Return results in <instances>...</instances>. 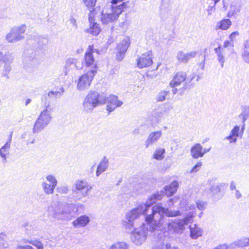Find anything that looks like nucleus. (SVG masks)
Segmentation results:
<instances>
[{
  "mask_svg": "<svg viewBox=\"0 0 249 249\" xmlns=\"http://www.w3.org/2000/svg\"><path fill=\"white\" fill-rule=\"evenodd\" d=\"M161 199V194L157 193L154 195H151L147 199L145 203L139 204L137 207L132 209L126 213L125 217L127 222H124V225L131 228L133 226V221L137 219L141 215H145V220L147 215H150L148 211L151 206L157 201Z\"/></svg>",
  "mask_w": 249,
  "mask_h": 249,
  "instance_id": "f257e3e1",
  "label": "nucleus"
},
{
  "mask_svg": "<svg viewBox=\"0 0 249 249\" xmlns=\"http://www.w3.org/2000/svg\"><path fill=\"white\" fill-rule=\"evenodd\" d=\"M151 213L146 217V221L150 223L152 229H158L163 223L164 215L167 217H176L180 215L179 211L169 210L162 207L160 204L155 205L151 208Z\"/></svg>",
  "mask_w": 249,
  "mask_h": 249,
  "instance_id": "f03ea898",
  "label": "nucleus"
},
{
  "mask_svg": "<svg viewBox=\"0 0 249 249\" xmlns=\"http://www.w3.org/2000/svg\"><path fill=\"white\" fill-rule=\"evenodd\" d=\"M124 0H112L111 4L106 6L102 10L101 15V21L104 24H108L116 20L126 8L127 3L123 2Z\"/></svg>",
  "mask_w": 249,
  "mask_h": 249,
  "instance_id": "7ed1b4c3",
  "label": "nucleus"
},
{
  "mask_svg": "<svg viewBox=\"0 0 249 249\" xmlns=\"http://www.w3.org/2000/svg\"><path fill=\"white\" fill-rule=\"evenodd\" d=\"M106 103V97L95 91L90 90L84 98L82 103L83 111L89 113L97 107Z\"/></svg>",
  "mask_w": 249,
  "mask_h": 249,
  "instance_id": "20e7f679",
  "label": "nucleus"
},
{
  "mask_svg": "<svg viewBox=\"0 0 249 249\" xmlns=\"http://www.w3.org/2000/svg\"><path fill=\"white\" fill-rule=\"evenodd\" d=\"M157 230L152 229L150 223H148L146 221L145 223L143 224L140 227L135 229L134 231H132L131 241L136 245L140 246L145 242L149 232L152 233Z\"/></svg>",
  "mask_w": 249,
  "mask_h": 249,
  "instance_id": "39448f33",
  "label": "nucleus"
},
{
  "mask_svg": "<svg viewBox=\"0 0 249 249\" xmlns=\"http://www.w3.org/2000/svg\"><path fill=\"white\" fill-rule=\"evenodd\" d=\"M196 214V213L193 211L189 213L184 218L169 220L167 225L169 231L172 233H182L185 229V226L192 220Z\"/></svg>",
  "mask_w": 249,
  "mask_h": 249,
  "instance_id": "423d86ee",
  "label": "nucleus"
},
{
  "mask_svg": "<svg viewBox=\"0 0 249 249\" xmlns=\"http://www.w3.org/2000/svg\"><path fill=\"white\" fill-rule=\"evenodd\" d=\"M92 188V186L86 180L77 179L73 184L72 192L76 195L75 199L80 200L82 197L87 196Z\"/></svg>",
  "mask_w": 249,
  "mask_h": 249,
  "instance_id": "0eeeda50",
  "label": "nucleus"
},
{
  "mask_svg": "<svg viewBox=\"0 0 249 249\" xmlns=\"http://www.w3.org/2000/svg\"><path fill=\"white\" fill-rule=\"evenodd\" d=\"M195 77V74L194 73L187 76L185 72H178L174 76L172 80L170 83V86L172 88H175L179 86L181 83L184 82L183 89H190L193 86L192 81Z\"/></svg>",
  "mask_w": 249,
  "mask_h": 249,
  "instance_id": "6e6552de",
  "label": "nucleus"
},
{
  "mask_svg": "<svg viewBox=\"0 0 249 249\" xmlns=\"http://www.w3.org/2000/svg\"><path fill=\"white\" fill-rule=\"evenodd\" d=\"M14 59V54L9 52L0 51V66L2 67V75L7 76L11 70V64Z\"/></svg>",
  "mask_w": 249,
  "mask_h": 249,
  "instance_id": "1a4fd4ad",
  "label": "nucleus"
},
{
  "mask_svg": "<svg viewBox=\"0 0 249 249\" xmlns=\"http://www.w3.org/2000/svg\"><path fill=\"white\" fill-rule=\"evenodd\" d=\"M26 30V26L22 24L19 26H14L6 35L5 39L9 43L18 42L24 38L23 35Z\"/></svg>",
  "mask_w": 249,
  "mask_h": 249,
  "instance_id": "9d476101",
  "label": "nucleus"
},
{
  "mask_svg": "<svg viewBox=\"0 0 249 249\" xmlns=\"http://www.w3.org/2000/svg\"><path fill=\"white\" fill-rule=\"evenodd\" d=\"M97 52L98 50L93 48V45H89L86 50L84 58L83 66L85 65L87 69V71L95 70V73H97L98 67L93 56V53Z\"/></svg>",
  "mask_w": 249,
  "mask_h": 249,
  "instance_id": "9b49d317",
  "label": "nucleus"
},
{
  "mask_svg": "<svg viewBox=\"0 0 249 249\" xmlns=\"http://www.w3.org/2000/svg\"><path fill=\"white\" fill-rule=\"evenodd\" d=\"M95 74V70L89 71L86 73L79 76L77 81V90L84 91L88 89Z\"/></svg>",
  "mask_w": 249,
  "mask_h": 249,
  "instance_id": "f8f14e48",
  "label": "nucleus"
},
{
  "mask_svg": "<svg viewBox=\"0 0 249 249\" xmlns=\"http://www.w3.org/2000/svg\"><path fill=\"white\" fill-rule=\"evenodd\" d=\"M43 179L41 187L43 192L48 195L53 194L58 183L56 178L52 174H48Z\"/></svg>",
  "mask_w": 249,
  "mask_h": 249,
  "instance_id": "ddd939ff",
  "label": "nucleus"
},
{
  "mask_svg": "<svg viewBox=\"0 0 249 249\" xmlns=\"http://www.w3.org/2000/svg\"><path fill=\"white\" fill-rule=\"evenodd\" d=\"M83 67V64L78 59L73 57L69 58L66 61L63 71L65 75H67L73 69L81 70Z\"/></svg>",
  "mask_w": 249,
  "mask_h": 249,
  "instance_id": "4468645a",
  "label": "nucleus"
},
{
  "mask_svg": "<svg viewBox=\"0 0 249 249\" xmlns=\"http://www.w3.org/2000/svg\"><path fill=\"white\" fill-rule=\"evenodd\" d=\"M137 65L140 69L149 67L153 64L152 54L151 51L142 54L137 59Z\"/></svg>",
  "mask_w": 249,
  "mask_h": 249,
  "instance_id": "2eb2a0df",
  "label": "nucleus"
},
{
  "mask_svg": "<svg viewBox=\"0 0 249 249\" xmlns=\"http://www.w3.org/2000/svg\"><path fill=\"white\" fill-rule=\"evenodd\" d=\"M130 41L128 37H125L117 45L116 53V59L118 61H121L124 57L128 47L130 45Z\"/></svg>",
  "mask_w": 249,
  "mask_h": 249,
  "instance_id": "dca6fc26",
  "label": "nucleus"
},
{
  "mask_svg": "<svg viewBox=\"0 0 249 249\" xmlns=\"http://www.w3.org/2000/svg\"><path fill=\"white\" fill-rule=\"evenodd\" d=\"M106 104H107V110L110 113L117 107H121L123 104V102L119 100L118 96L111 95L106 98Z\"/></svg>",
  "mask_w": 249,
  "mask_h": 249,
  "instance_id": "f3484780",
  "label": "nucleus"
},
{
  "mask_svg": "<svg viewBox=\"0 0 249 249\" xmlns=\"http://www.w3.org/2000/svg\"><path fill=\"white\" fill-rule=\"evenodd\" d=\"M62 212V204H55L48 208V216L56 220H63Z\"/></svg>",
  "mask_w": 249,
  "mask_h": 249,
  "instance_id": "a211bd4d",
  "label": "nucleus"
},
{
  "mask_svg": "<svg viewBox=\"0 0 249 249\" xmlns=\"http://www.w3.org/2000/svg\"><path fill=\"white\" fill-rule=\"evenodd\" d=\"M63 220H69L73 217L77 212V208L73 204L62 205Z\"/></svg>",
  "mask_w": 249,
  "mask_h": 249,
  "instance_id": "6ab92c4d",
  "label": "nucleus"
},
{
  "mask_svg": "<svg viewBox=\"0 0 249 249\" xmlns=\"http://www.w3.org/2000/svg\"><path fill=\"white\" fill-rule=\"evenodd\" d=\"M178 186V183L177 180L173 181L170 185H166L164 187V190L160 192L158 191L152 195L157 193L161 194V198L165 195L167 196H170L173 195L177 191ZM160 199V200H161Z\"/></svg>",
  "mask_w": 249,
  "mask_h": 249,
  "instance_id": "aec40b11",
  "label": "nucleus"
},
{
  "mask_svg": "<svg viewBox=\"0 0 249 249\" xmlns=\"http://www.w3.org/2000/svg\"><path fill=\"white\" fill-rule=\"evenodd\" d=\"M51 109L50 105H49V102L46 101L45 103V108L40 112L37 119L48 124L52 119L51 115Z\"/></svg>",
  "mask_w": 249,
  "mask_h": 249,
  "instance_id": "412c9836",
  "label": "nucleus"
},
{
  "mask_svg": "<svg viewBox=\"0 0 249 249\" xmlns=\"http://www.w3.org/2000/svg\"><path fill=\"white\" fill-rule=\"evenodd\" d=\"M197 53L196 51H191L185 53L180 51L178 52L176 57L179 62L186 64L192 58H195Z\"/></svg>",
  "mask_w": 249,
  "mask_h": 249,
  "instance_id": "4be33fe9",
  "label": "nucleus"
},
{
  "mask_svg": "<svg viewBox=\"0 0 249 249\" xmlns=\"http://www.w3.org/2000/svg\"><path fill=\"white\" fill-rule=\"evenodd\" d=\"M12 137V132L9 135L7 141L0 148V156L2 159V162L4 163L7 162V158L9 155Z\"/></svg>",
  "mask_w": 249,
  "mask_h": 249,
  "instance_id": "5701e85b",
  "label": "nucleus"
},
{
  "mask_svg": "<svg viewBox=\"0 0 249 249\" xmlns=\"http://www.w3.org/2000/svg\"><path fill=\"white\" fill-rule=\"evenodd\" d=\"M162 135V132L161 130L156 131L150 133L144 142L145 148H147L157 142L160 139Z\"/></svg>",
  "mask_w": 249,
  "mask_h": 249,
  "instance_id": "b1692460",
  "label": "nucleus"
},
{
  "mask_svg": "<svg viewBox=\"0 0 249 249\" xmlns=\"http://www.w3.org/2000/svg\"><path fill=\"white\" fill-rule=\"evenodd\" d=\"M90 222L89 217L86 215H82L78 217L72 221V224L75 228H82L87 226Z\"/></svg>",
  "mask_w": 249,
  "mask_h": 249,
  "instance_id": "393cba45",
  "label": "nucleus"
},
{
  "mask_svg": "<svg viewBox=\"0 0 249 249\" xmlns=\"http://www.w3.org/2000/svg\"><path fill=\"white\" fill-rule=\"evenodd\" d=\"M240 126L235 125L231 129L229 136L224 138V140H227L230 143H235L239 136Z\"/></svg>",
  "mask_w": 249,
  "mask_h": 249,
  "instance_id": "a878e982",
  "label": "nucleus"
},
{
  "mask_svg": "<svg viewBox=\"0 0 249 249\" xmlns=\"http://www.w3.org/2000/svg\"><path fill=\"white\" fill-rule=\"evenodd\" d=\"M64 92L63 88L60 89V91H49L46 95H44V99L42 98V102H44V105H45V101L49 102V104L50 103V100L55 99L58 97H60L62 94Z\"/></svg>",
  "mask_w": 249,
  "mask_h": 249,
  "instance_id": "bb28decb",
  "label": "nucleus"
},
{
  "mask_svg": "<svg viewBox=\"0 0 249 249\" xmlns=\"http://www.w3.org/2000/svg\"><path fill=\"white\" fill-rule=\"evenodd\" d=\"M190 153L195 159L203 157L202 146L200 143L195 144L191 148Z\"/></svg>",
  "mask_w": 249,
  "mask_h": 249,
  "instance_id": "cd10ccee",
  "label": "nucleus"
},
{
  "mask_svg": "<svg viewBox=\"0 0 249 249\" xmlns=\"http://www.w3.org/2000/svg\"><path fill=\"white\" fill-rule=\"evenodd\" d=\"M214 52L217 55V59L219 63L221 64V68H223L224 64L225 62V50L221 45L214 49Z\"/></svg>",
  "mask_w": 249,
  "mask_h": 249,
  "instance_id": "c85d7f7f",
  "label": "nucleus"
},
{
  "mask_svg": "<svg viewBox=\"0 0 249 249\" xmlns=\"http://www.w3.org/2000/svg\"><path fill=\"white\" fill-rule=\"evenodd\" d=\"M190 237L193 239H196L202 234V230L196 224L189 226Z\"/></svg>",
  "mask_w": 249,
  "mask_h": 249,
  "instance_id": "c756f323",
  "label": "nucleus"
},
{
  "mask_svg": "<svg viewBox=\"0 0 249 249\" xmlns=\"http://www.w3.org/2000/svg\"><path fill=\"white\" fill-rule=\"evenodd\" d=\"M108 167V160L106 157H104L99 163L96 171V176L99 177L103 173L105 172Z\"/></svg>",
  "mask_w": 249,
  "mask_h": 249,
  "instance_id": "7c9ffc66",
  "label": "nucleus"
},
{
  "mask_svg": "<svg viewBox=\"0 0 249 249\" xmlns=\"http://www.w3.org/2000/svg\"><path fill=\"white\" fill-rule=\"evenodd\" d=\"M231 25V22L230 19H224L216 23L215 28L222 30H228Z\"/></svg>",
  "mask_w": 249,
  "mask_h": 249,
  "instance_id": "2f4dec72",
  "label": "nucleus"
},
{
  "mask_svg": "<svg viewBox=\"0 0 249 249\" xmlns=\"http://www.w3.org/2000/svg\"><path fill=\"white\" fill-rule=\"evenodd\" d=\"M48 125L45 123L37 119L33 128V133H38L43 130Z\"/></svg>",
  "mask_w": 249,
  "mask_h": 249,
  "instance_id": "473e14b6",
  "label": "nucleus"
},
{
  "mask_svg": "<svg viewBox=\"0 0 249 249\" xmlns=\"http://www.w3.org/2000/svg\"><path fill=\"white\" fill-rule=\"evenodd\" d=\"M86 32L93 36H97L101 32V28L98 23L92 22L90 23V27L86 30Z\"/></svg>",
  "mask_w": 249,
  "mask_h": 249,
  "instance_id": "72a5a7b5",
  "label": "nucleus"
},
{
  "mask_svg": "<svg viewBox=\"0 0 249 249\" xmlns=\"http://www.w3.org/2000/svg\"><path fill=\"white\" fill-rule=\"evenodd\" d=\"M21 138L25 140L27 146H29L31 144L34 143L36 142L35 138L33 137V135L29 132L23 133L21 136Z\"/></svg>",
  "mask_w": 249,
  "mask_h": 249,
  "instance_id": "f704fd0d",
  "label": "nucleus"
},
{
  "mask_svg": "<svg viewBox=\"0 0 249 249\" xmlns=\"http://www.w3.org/2000/svg\"><path fill=\"white\" fill-rule=\"evenodd\" d=\"M165 153V150L164 148H157L153 153V158L157 160H161L164 159Z\"/></svg>",
  "mask_w": 249,
  "mask_h": 249,
  "instance_id": "c9c22d12",
  "label": "nucleus"
},
{
  "mask_svg": "<svg viewBox=\"0 0 249 249\" xmlns=\"http://www.w3.org/2000/svg\"><path fill=\"white\" fill-rule=\"evenodd\" d=\"M234 242L236 248H244L249 246L248 237H243Z\"/></svg>",
  "mask_w": 249,
  "mask_h": 249,
  "instance_id": "e433bc0d",
  "label": "nucleus"
},
{
  "mask_svg": "<svg viewBox=\"0 0 249 249\" xmlns=\"http://www.w3.org/2000/svg\"><path fill=\"white\" fill-rule=\"evenodd\" d=\"M239 8L237 6V3L234 2H232L230 6V10L227 13V17L228 18H231L239 12Z\"/></svg>",
  "mask_w": 249,
  "mask_h": 249,
  "instance_id": "4c0bfd02",
  "label": "nucleus"
},
{
  "mask_svg": "<svg viewBox=\"0 0 249 249\" xmlns=\"http://www.w3.org/2000/svg\"><path fill=\"white\" fill-rule=\"evenodd\" d=\"M128 245L124 242H118L113 243L108 249H127Z\"/></svg>",
  "mask_w": 249,
  "mask_h": 249,
  "instance_id": "58836bf2",
  "label": "nucleus"
},
{
  "mask_svg": "<svg viewBox=\"0 0 249 249\" xmlns=\"http://www.w3.org/2000/svg\"><path fill=\"white\" fill-rule=\"evenodd\" d=\"M26 243H29L36 247V249H44L43 244L37 240H25L24 241Z\"/></svg>",
  "mask_w": 249,
  "mask_h": 249,
  "instance_id": "ea45409f",
  "label": "nucleus"
},
{
  "mask_svg": "<svg viewBox=\"0 0 249 249\" xmlns=\"http://www.w3.org/2000/svg\"><path fill=\"white\" fill-rule=\"evenodd\" d=\"M169 94V91L163 90L159 92L157 96L156 100L158 102H163L165 100L166 97Z\"/></svg>",
  "mask_w": 249,
  "mask_h": 249,
  "instance_id": "a19ab883",
  "label": "nucleus"
},
{
  "mask_svg": "<svg viewBox=\"0 0 249 249\" xmlns=\"http://www.w3.org/2000/svg\"><path fill=\"white\" fill-rule=\"evenodd\" d=\"M83 1L88 9L90 10L94 8L97 0H83Z\"/></svg>",
  "mask_w": 249,
  "mask_h": 249,
  "instance_id": "79ce46f5",
  "label": "nucleus"
},
{
  "mask_svg": "<svg viewBox=\"0 0 249 249\" xmlns=\"http://www.w3.org/2000/svg\"><path fill=\"white\" fill-rule=\"evenodd\" d=\"M69 188L67 185H62L57 187L56 191L61 194L67 195L69 192Z\"/></svg>",
  "mask_w": 249,
  "mask_h": 249,
  "instance_id": "37998d69",
  "label": "nucleus"
},
{
  "mask_svg": "<svg viewBox=\"0 0 249 249\" xmlns=\"http://www.w3.org/2000/svg\"><path fill=\"white\" fill-rule=\"evenodd\" d=\"M4 236L3 233L0 234V249H9L8 244L2 239Z\"/></svg>",
  "mask_w": 249,
  "mask_h": 249,
  "instance_id": "c03bdc74",
  "label": "nucleus"
},
{
  "mask_svg": "<svg viewBox=\"0 0 249 249\" xmlns=\"http://www.w3.org/2000/svg\"><path fill=\"white\" fill-rule=\"evenodd\" d=\"M223 185L224 184L221 183L219 185L216 184L213 185L210 189L211 192L213 194L219 192L220 191L221 188L224 186Z\"/></svg>",
  "mask_w": 249,
  "mask_h": 249,
  "instance_id": "a18cd8bd",
  "label": "nucleus"
},
{
  "mask_svg": "<svg viewBox=\"0 0 249 249\" xmlns=\"http://www.w3.org/2000/svg\"><path fill=\"white\" fill-rule=\"evenodd\" d=\"M202 163L201 161L197 162V163L192 168L189 172L190 173H196L201 168Z\"/></svg>",
  "mask_w": 249,
  "mask_h": 249,
  "instance_id": "49530a36",
  "label": "nucleus"
},
{
  "mask_svg": "<svg viewBox=\"0 0 249 249\" xmlns=\"http://www.w3.org/2000/svg\"><path fill=\"white\" fill-rule=\"evenodd\" d=\"M90 12L89 14V20L90 23L92 22H94V18L95 16V12H94V8L93 9H91L89 10Z\"/></svg>",
  "mask_w": 249,
  "mask_h": 249,
  "instance_id": "de8ad7c7",
  "label": "nucleus"
},
{
  "mask_svg": "<svg viewBox=\"0 0 249 249\" xmlns=\"http://www.w3.org/2000/svg\"><path fill=\"white\" fill-rule=\"evenodd\" d=\"M222 246L224 249H234L236 248L234 242L229 245L226 244H222Z\"/></svg>",
  "mask_w": 249,
  "mask_h": 249,
  "instance_id": "09e8293b",
  "label": "nucleus"
},
{
  "mask_svg": "<svg viewBox=\"0 0 249 249\" xmlns=\"http://www.w3.org/2000/svg\"><path fill=\"white\" fill-rule=\"evenodd\" d=\"M206 203L203 201H199L196 203V207L199 210H203L206 208Z\"/></svg>",
  "mask_w": 249,
  "mask_h": 249,
  "instance_id": "8fccbe9b",
  "label": "nucleus"
},
{
  "mask_svg": "<svg viewBox=\"0 0 249 249\" xmlns=\"http://www.w3.org/2000/svg\"><path fill=\"white\" fill-rule=\"evenodd\" d=\"M244 60L247 63H249V51L247 50L244 51L242 54Z\"/></svg>",
  "mask_w": 249,
  "mask_h": 249,
  "instance_id": "3c124183",
  "label": "nucleus"
},
{
  "mask_svg": "<svg viewBox=\"0 0 249 249\" xmlns=\"http://www.w3.org/2000/svg\"><path fill=\"white\" fill-rule=\"evenodd\" d=\"M15 249H35L33 247L30 245H18Z\"/></svg>",
  "mask_w": 249,
  "mask_h": 249,
  "instance_id": "603ef678",
  "label": "nucleus"
},
{
  "mask_svg": "<svg viewBox=\"0 0 249 249\" xmlns=\"http://www.w3.org/2000/svg\"><path fill=\"white\" fill-rule=\"evenodd\" d=\"M239 35V32L237 31L234 32L232 33L229 36V38L231 39V41H232Z\"/></svg>",
  "mask_w": 249,
  "mask_h": 249,
  "instance_id": "864d4df0",
  "label": "nucleus"
},
{
  "mask_svg": "<svg viewBox=\"0 0 249 249\" xmlns=\"http://www.w3.org/2000/svg\"><path fill=\"white\" fill-rule=\"evenodd\" d=\"M229 46H233V44L232 41L229 40H226L224 42L223 48L225 49V48H227Z\"/></svg>",
  "mask_w": 249,
  "mask_h": 249,
  "instance_id": "5fc2aeb1",
  "label": "nucleus"
},
{
  "mask_svg": "<svg viewBox=\"0 0 249 249\" xmlns=\"http://www.w3.org/2000/svg\"><path fill=\"white\" fill-rule=\"evenodd\" d=\"M165 249H178L177 247H176L175 246H172L169 244H166L165 245Z\"/></svg>",
  "mask_w": 249,
  "mask_h": 249,
  "instance_id": "6e6d98bb",
  "label": "nucleus"
},
{
  "mask_svg": "<svg viewBox=\"0 0 249 249\" xmlns=\"http://www.w3.org/2000/svg\"><path fill=\"white\" fill-rule=\"evenodd\" d=\"M165 245L164 246L163 244H159L156 245L153 249H165Z\"/></svg>",
  "mask_w": 249,
  "mask_h": 249,
  "instance_id": "4d7b16f0",
  "label": "nucleus"
},
{
  "mask_svg": "<svg viewBox=\"0 0 249 249\" xmlns=\"http://www.w3.org/2000/svg\"><path fill=\"white\" fill-rule=\"evenodd\" d=\"M71 23L75 27H77L76 20L74 18H71L70 19Z\"/></svg>",
  "mask_w": 249,
  "mask_h": 249,
  "instance_id": "13d9d810",
  "label": "nucleus"
},
{
  "mask_svg": "<svg viewBox=\"0 0 249 249\" xmlns=\"http://www.w3.org/2000/svg\"><path fill=\"white\" fill-rule=\"evenodd\" d=\"M230 189L231 190L236 189V183L234 181H232L231 183Z\"/></svg>",
  "mask_w": 249,
  "mask_h": 249,
  "instance_id": "bf43d9fd",
  "label": "nucleus"
},
{
  "mask_svg": "<svg viewBox=\"0 0 249 249\" xmlns=\"http://www.w3.org/2000/svg\"><path fill=\"white\" fill-rule=\"evenodd\" d=\"M175 199V198H170L168 200L167 202L168 203L169 207H170L171 206L174 205Z\"/></svg>",
  "mask_w": 249,
  "mask_h": 249,
  "instance_id": "052dcab7",
  "label": "nucleus"
},
{
  "mask_svg": "<svg viewBox=\"0 0 249 249\" xmlns=\"http://www.w3.org/2000/svg\"><path fill=\"white\" fill-rule=\"evenodd\" d=\"M151 72H148L147 73V76L151 78H155L156 77V76L157 75V74L156 73H155V72L153 73V74H151Z\"/></svg>",
  "mask_w": 249,
  "mask_h": 249,
  "instance_id": "680f3d73",
  "label": "nucleus"
},
{
  "mask_svg": "<svg viewBox=\"0 0 249 249\" xmlns=\"http://www.w3.org/2000/svg\"><path fill=\"white\" fill-rule=\"evenodd\" d=\"M239 117L242 119L243 123H244L247 119L245 114H241Z\"/></svg>",
  "mask_w": 249,
  "mask_h": 249,
  "instance_id": "e2e57ef3",
  "label": "nucleus"
},
{
  "mask_svg": "<svg viewBox=\"0 0 249 249\" xmlns=\"http://www.w3.org/2000/svg\"><path fill=\"white\" fill-rule=\"evenodd\" d=\"M211 149V147H209V148H203L202 147V153H203V156L205 155V154L207 153V152H209Z\"/></svg>",
  "mask_w": 249,
  "mask_h": 249,
  "instance_id": "0e129e2a",
  "label": "nucleus"
},
{
  "mask_svg": "<svg viewBox=\"0 0 249 249\" xmlns=\"http://www.w3.org/2000/svg\"><path fill=\"white\" fill-rule=\"evenodd\" d=\"M242 195L241 193L239 192V190H236L235 192V197L236 198L239 199L241 197Z\"/></svg>",
  "mask_w": 249,
  "mask_h": 249,
  "instance_id": "69168bd1",
  "label": "nucleus"
},
{
  "mask_svg": "<svg viewBox=\"0 0 249 249\" xmlns=\"http://www.w3.org/2000/svg\"><path fill=\"white\" fill-rule=\"evenodd\" d=\"M140 128H135L133 131V134L134 135H138L140 133Z\"/></svg>",
  "mask_w": 249,
  "mask_h": 249,
  "instance_id": "338daca9",
  "label": "nucleus"
},
{
  "mask_svg": "<svg viewBox=\"0 0 249 249\" xmlns=\"http://www.w3.org/2000/svg\"><path fill=\"white\" fill-rule=\"evenodd\" d=\"M31 102V100L30 99H28L26 100L25 102V106H28Z\"/></svg>",
  "mask_w": 249,
  "mask_h": 249,
  "instance_id": "774afa93",
  "label": "nucleus"
}]
</instances>
